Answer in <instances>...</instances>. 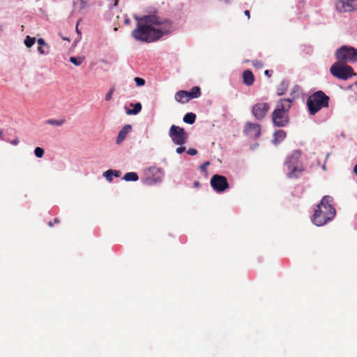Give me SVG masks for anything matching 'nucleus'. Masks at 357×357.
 <instances>
[{
  "label": "nucleus",
  "instance_id": "1",
  "mask_svg": "<svg viewBox=\"0 0 357 357\" xmlns=\"http://www.w3.org/2000/svg\"><path fill=\"white\" fill-rule=\"evenodd\" d=\"M137 27L132 30V36L137 41L151 43L167 34L172 29V23L156 15L135 17Z\"/></svg>",
  "mask_w": 357,
  "mask_h": 357
},
{
  "label": "nucleus",
  "instance_id": "2",
  "mask_svg": "<svg viewBox=\"0 0 357 357\" xmlns=\"http://www.w3.org/2000/svg\"><path fill=\"white\" fill-rule=\"evenodd\" d=\"M332 200V197L326 195L317 205L312 218V222L315 225L322 226L335 216V209L331 204Z\"/></svg>",
  "mask_w": 357,
  "mask_h": 357
},
{
  "label": "nucleus",
  "instance_id": "3",
  "mask_svg": "<svg viewBox=\"0 0 357 357\" xmlns=\"http://www.w3.org/2000/svg\"><path fill=\"white\" fill-rule=\"evenodd\" d=\"M290 98L281 99L277 102L276 108L272 114L273 124L278 127H284L289 122V111L291 107Z\"/></svg>",
  "mask_w": 357,
  "mask_h": 357
},
{
  "label": "nucleus",
  "instance_id": "4",
  "mask_svg": "<svg viewBox=\"0 0 357 357\" xmlns=\"http://www.w3.org/2000/svg\"><path fill=\"white\" fill-rule=\"evenodd\" d=\"M328 104L329 97L322 91L314 92L307 99V106L311 115H314L322 108L328 107Z\"/></svg>",
  "mask_w": 357,
  "mask_h": 357
},
{
  "label": "nucleus",
  "instance_id": "5",
  "mask_svg": "<svg viewBox=\"0 0 357 357\" xmlns=\"http://www.w3.org/2000/svg\"><path fill=\"white\" fill-rule=\"evenodd\" d=\"M300 157L301 152L295 151L287 158L284 165L287 168L289 178H297L304 171V168L299 161Z\"/></svg>",
  "mask_w": 357,
  "mask_h": 357
},
{
  "label": "nucleus",
  "instance_id": "6",
  "mask_svg": "<svg viewBox=\"0 0 357 357\" xmlns=\"http://www.w3.org/2000/svg\"><path fill=\"white\" fill-rule=\"evenodd\" d=\"M330 72L334 77L342 80H347L355 75L354 70L350 66L344 64L339 61L331 66Z\"/></svg>",
  "mask_w": 357,
  "mask_h": 357
},
{
  "label": "nucleus",
  "instance_id": "7",
  "mask_svg": "<svg viewBox=\"0 0 357 357\" xmlns=\"http://www.w3.org/2000/svg\"><path fill=\"white\" fill-rule=\"evenodd\" d=\"M335 57L341 62H357V49L347 45H343L335 52Z\"/></svg>",
  "mask_w": 357,
  "mask_h": 357
},
{
  "label": "nucleus",
  "instance_id": "8",
  "mask_svg": "<svg viewBox=\"0 0 357 357\" xmlns=\"http://www.w3.org/2000/svg\"><path fill=\"white\" fill-rule=\"evenodd\" d=\"M169 136L174 144L179 146L183 145L188 138V134L185 131V130L183 128L175 125H172L170 127Z\"/></svg>",
  "mask_w": 357,
  "mask_h": 357
},
{
  "label": "nucleus",
  "instance_id": "9",
  "mask_svg": "<svg viewBox=\"0 0 357 357\" xmlns=\"http://www.w3.org/2000/svg\"><path fill=\"white\" fill-rule=\"evenodd\" d=\"M210 183L213 189L217 192H222L229 187L227 178L219 174L213 175L211 178Z\"/></svg>",
  "mask_w": 357,
  "mask_h": 357
},
{
  "label": "nucleus",
  "instance_id": "10",
  "mask_svg": "<svg viewBox=\"0 0 357 357\" xmlns=\"http://www.w3.org/2000/svg\"><path fill=\"white\" fill-rule=\"evenodd\" d=\"M336 8L340 13L356 11L357 0H337Z\"/></svg>",
  "mask_w": 357,
  "mask_h": 357
},
{
  "label": "nucleus",
  "instance_id": "11",
  "mask_svg": "<svg viewBox=\"0 0 357 357\" xmlns=\"http://www.w3.org/2000/svg\"><path fill=\"white\" fill-rule=\"evenodd\" d=\"M270 109L266 102H258L252 107V113L258 120L263 119Z\"/></svg>",
  "mask_w": 357,
  "mask_h": 357
},
{
  "label": "nucleus",
  "instance_id": "12",
  "mask_svg": "<svg viewBox=\"0 0 357 357\" xmlns=\"http://www.w3.org/2000/svg\"><path fill=\"white\" fill-rule=\"evenodd\" d=\"M246 134L253 139L257 138L261 133V128L259 124L247 123L245 127Z\"/></svg>",
  "mask_w": 357,
  "mask_h": 357
},
{
  "label": "nucleus",
  "instance_id": "13",
  "mask_svg": "<svg viewBox=\"0 0 357 357\" xmlns=\"http://www.w3.org/2000/svg\"><path fill=\"white\" fill-rule=\"evenodd\" d=\"M148 173L151 174L153 175H155L156 176L154 178H151L149 175L146 178L144 183L149 185H151L161 180V172L159 169L156 167H151L148 170Z\"/></svg>",
  "mask_w": 357,
  "mask_h": 357
},
{
  "label": "nucleus",
  "instance_id": "14",
  "mask_svg": "<svg viewBox=\"0 0 357 357\" xmlns=\"http://www.w3.org/2000/svg\"><path fill=\"white\" fill-rule=\"evenodd\" d=\"M132 126L130 125H125L119 131L117 138L116 144H120L126 137L127 135L130 132Z\"/></svg>",
  "mask_w": 357,
  "mask_h": 357
},
{
  "label": "nucleus",
  "instance_id": "15",
  "mask_svg": "<svg viewBox=\"0 0 357 357\" xmlns=\"http://www.w3.org/2000/svg\"><path fill=\"white\" fill-rule=\"evenodd\" d=\"M243 83L247 86H251L255 81L253 73L250 70H245L243 73Z\"/></svg>",
  "mask_w": 357,
  "mask_h": 357
},
{
  "label": "nucleus",
  "instance_id": "16",
  "mask_svg": "<svg viewBox=\"0 0 357 357\" xmlns=\"http://www.w3.org/2000/svg\"><path fill=\"white\" fill-rule=\"evenodd\" d=\"M175 100L181 103H185L190 100L188 91L180 90L175 94Z\"/></svg>",
  "mask_w": 357,
  "mask_h": 357
},
{
  "label": "nucleus",
  "instance_id": "17",
  "mask_svg": "<svg viewBox=\"0 0 357 357\" xmlns=\"http://www.w3.org/2000/svg\"><path fill=\"white\" fill-rule=\"evenodd\" d=\"M131 106H133V109H127L126 114L128 115H136L142 109V105L140 102H137L135 104H131Z\"/></svg>",
  "mask_w": 357,
  "mask_h": 357
},
{
  "label": "nucleus",
  "instance_id": "18",
  "mask_svg": "<svg viewBox=\"0 0 357 357\" xmlns=\"http://www.w3.org/2000/svg\"><path fill=\"white\" fill-rule=\"evenodd\" d=\"M121 172L117 170L109 169L103 173V176L106 178V179L109 181H112V176H114L116 177L120 176Z\"/></svg>",
  "mask_w": 357,
  "mask_h": 357
},
{
  "label": "nucleus",
  "instance_id": "19",
  "mask_svg": "<svg viewBox=\"0 0 357 357\" xmlns=\"http://www.w3.org/2000/svg\"><path fill=\"white\" fill-rule=\"evenodd\" d=\"M286 132L282 130H279L274 133V142L280 143L286 137Z\"/></svg>",
  "mask_w": 357,
  "mask_h": 357
},
{
  "label": "nucleus",
  "instance_id": "20",
  "mask_svg": "<svg viewBox=\"0 0 357 357\" xmlns=\"http://www.w3.org/2000/svg\"><path fill=\"white\" fill-rule=\"evenodd\" d=\"M188 97L190 99L198 98L201 96V90L199 86H194L190 91H188Z\"/></svg>",
  "mask_w": 357,
  "mask_h": 357
},
{
  "label": "nucleus",
  "instance_id": "21",
  "mask_svg": "<svg viewBox=\"0 0 357 357\" xmlns=\"http://www.w3.org/2000/svg\"><path fill=\"white\" fill-rule=\"evenodd\" d=\"M123 179L126 181H136L139 179V176L135 172H128L124 174Z\"/></svg>",
  "mask_w": 357,
  "mask_h": 357
},
{
  "label": "nucleus",
  "instance_id": "22",
  "mask_svg": "<svg viewBox=\"0 0 357 357\" xmlns=\"http://www.w3.org/2000/svg\"><path fill=\"white\" fill-rule=\"evenodd\" d=\"M196 115L194 113H187L183 117V121L186 123L192 124L195 123Z\"/></svg>",
  "mask_w": 357,
  "mask_h": 357
},
{
  "label": "nucleus",
  "instance_id": "23",
  "mask_svg": "<svg viewBox=\"0 0 357 357\" xmlns=\"http://www.w3.org/2000/svg\"><path fill=\"white\" fill-rule=\"evenodd\" d=\"M66 120L64 119L56 120V119H47L45 121V123L54 126H60L65 123Z\"/></svg>",
  "mask_w": 357,
  "mask_h": 357
},
{
  "label": "nucleus",
  "instance_id": "24",
  "mask_svg": "<svg viewBox=\"0 0 357 357\" xmlns=\"http://www.w3.org/2000/svg\"><path fill=\"white\" fill-rule=\"evenodd\" d=\"M84 61V58L83 57H80V56H78V57H75V56H71L70 58V61L71 63H73L75 66H80L82 62Z\"/></svg>",
  "mask_w": 357,
  "mask_h": 357
},
{
  "label": "nucleus",
  "instance_id": "25",
  "mask_svg": "<svg viewBox=\"0 0 357 357\" xmlns=\"http://www.w3.org/2000/svg\"><path fill=\"white\" fill-rule=\"evenodd\" d=\"M35 42H36V38L34 37H31L29 36H27L24 40V45L27 47H31L33 45Z\"/></svg>",
  "mask_w": 357,
  "mask_h": 357
},
{
  "label": "nucleus",
  "instance_id": "26",
  "mask_svg": "<svg viewBox=\"0 0 357 357\" xmlns=\"http://www.w3.org/2000/svg\"><path fill=\"white\" fill-rule=\"evenodd\" d=\"M34 154L37 158H42L44 155V149L40 147H36L34 150Z\"/></svg>",
  "mask_w": 357,
  "mask_h": 357
},
{
  "label": "nucleus",
  "instance_id": "27",
  "mask_svg": "<svg viewBox=\"0 0 357 357\" xmlns=\"http://www.w3.org/2000/svg\"><path fill=\"white\" fill-rule=\"evenodd\" d=\"M252 66L258 69L262 68L264 66V64L261 61L258 60H254L252 61Z\"/></svg>",
  "mask_w": 357,
  "mask_h": 357
},
{
  "label": "nucleus",
  "instance_id": "28",
  "mask_svg": "<svg viewBox=\"0 0 357 357\" xmlns=\"http://www.w3.org/2000/svg\"><path fill=\"white\" fill-rule=\"evenodd\" d=\"M135 83L137 86H142L145 84V80L140 77H135Z\"/></svg>",
  "mask_w": 357,
  "mask_h": 357
},
{
  "label": "nucleus",
  "instance_id": "29",
  "mask_svg": "<svg viewBox=\"0 0 357 357\" xmlns=\"http://www.w3.org/2000/svg\"><path fill=\"white\" fill-rule=\"evenodd\" d=\"M114 88H112L107 92V93L105 96V100L106 101H109L112 99V94L114 93Z\"/></svg>",
  "mask_w": 357,
  "mask_h": 357
},
{
  "label": "nucleus",
  "instance_id": "30",
  "mask_svg": "<svg viewBox=\"0 0 357 357\" xmlns=\"http://www.w3.org/2000/svg\"><path fill=\"white\" fill-rule=\"evenodd\" d=\"M187 153L190 155H195L197 153V151L195 149H189L187 151Z\"/></svg>",
  "mask_w": 357,
  "mask_h": 357
},
{
  "label": "nucleus",
  "instance_id": "31",
  "mask_svg": "<svg viewBox=\"0 0 357 357\" xmlns=\"http://www.w3.org/2000/svg\"><path fill=\"white\" fill-rule=\"evenodd\" d=\"M37 43L38 44V46L47 47V45L45 43V40L43 38H38Z\"/></svg>",
  "mask_w": 357,
  "mask_h": 357
},
{
  "label": "nucleus",
  "instance_id": "32",
  "mask_svg": "<svg viewBox=\"0 0 357 357\" xmlns=\"http://www.w3.org/2000/svg\"><path fill=\"white\" fill-rule=\"evenodd\" d=\"M185 151V148L184 146H179L176 149V152L178 154H181Z\"/></svg>",
  "mask_w": 357,
  "mask_h": 357
},
{
  "label": "nucleus",
  "instance_id": "33",
  "mask_svg": "<svg viewBox=\"0 0 357 357\" xmlns=\"http://www.w3.org/2000/svg\"><path fill=\"white\" fill-rule=\"evenodd\" d=\"M44 47H45V46H38V52L40 54H45L46 53V52L45 51Z\"/></svg>",
  "mask_w": 357,
  "mask_h": 357
},
{
  "label": "nucleus",
  "instance_id": "34",
  "mask_svg": "<svg viewBox=\"0 0 357 357\" xmlns=\"http://www.w3.org/2000/svg\"><path fill=\"white\" fill-rule=\"evenodd\" d=\"M209 162H206L203 165L200 166V169L204 171L206 169V167L209 165Z\"/></svg>",
  "mask_w": 357,
  "mask_h": 357
},
{
  "label": "nucleus",
  "instance_id": "35",
  "mask_svg": "<svg viewBox=\"0 0 357 357\" xmlns=\"http://www.w3.org/2000/svg\"><path fill=\"white\" fill-rule=\"evenodd\" d=\"M18 143H19V140L17 138L14 139L12 141H10V144H12L13 145H17V144H18Z\"/></svg>",
  "mask_w": 357,
  "mask_h": 357
},
{
  "label": "nucleus",
  "instance_id": "36",
  "mask_svg": "<svg viewBox=\"0 0 357 357\" xmlns=\"http://www.w3.org/2000/svg\"><path fill=\"white\" fill-rule=\"evenodd\" d=\"M220 1L225 3H227V4L231 3L232 1V0H220Z\"/></svg>",
  "mask_w": 357,
  "mask_h": 357
},
{
  "label": "nucleus",
  "instance_id": "37",
  "mask_svg": "<svg viewBox=\"0 0 357 357\" xmlns=\"http://www.w3.org/2000/svg\"><path fill=\"white\" fill-rule=\"evenodd\" d=\"M124 22H125V24H126V25H129V24H130V19H129V18L126 17V18L125 19Z\"/></svg>",
  "mask_w": 357,
  "mask_h": 357
},
{
  "label": "nucleus",
  "instance_id": "38",
  "mask_svg": "<svg viewBox=\"0 0 357 357\" xmlns=\"http://www.w3.org/2000/svg\"><path fill=\"white\" fill-rule=\"evenodd\" d=\"M244 13L248 17V18L250 17V11L249 10H245Z\"/></svg>",
  "mask_w": 357,
  "mask_h": 357
},
{
  "label": "nucleus",
  "instance_id": "39",
  "mask_svg": "<svg viewBox=\"0 0 357 357\" xmlns=\"http://www.w3.org/2000/svg\"><path fill=\"white\" fill-rule=\"evenodd\" d=\"M264 74H265L266 76H268V77H271V73H270V71H269L268 70H266L264 71Z\"/></svg>",
  "mask_w": 357,
  "mask_h": 357
},
{
  "label": "nucleus",
  "instance_id": "40",
  "mask_svg": "<svg viewBox=\"0 0 357 357\" xmlns=\"http://www.w3.org/2000/svg\"><path fill=\"white\" fill-rule=\"evenodd\" d=\"M354 172L357 176V164L355 165V167L354 168Z\"/></svg>",
  "mask_w": 357,
  "mask_h": 357
},
{
  "label": "nucleus",
  "instance_id": "41",
  "mask_svg": "<svg viewBox=\"0 0 357 357\" xmlns=\"http://www.w3.org/2000/svg\"><path fill=\"white\" fill-rule=\"evenodd\" d=\"M194 185L196 187V188H198L199 186V181H195L194 183Z\"/></svg>",
  "mask_w": 357,
  "mask_h": 357
},
{
  "label": "nucleus",
  "instance_id": "42",
  "mask_svg": "<svg viewBox=\"0 0 357 357\" xmlns=\"http://www.w3.org/2000/svg\"><path fill=\"white\" fill-rule=\"evenodd\" d=\"M59 222V220L57 218L54 219V224H57Z\"/></svg>",
  "mask_w": 357,
  "mask_h": 357
},
{
  "label": "nucleus",
  "instance_id": "43",
  "mask_svg": "<svg viewBox=\"0 0 357 357\" xmlns=\"http://www.w3.org/2000/svg\"><path fill=\"white\" fill-rule=\"evenodd\" d=\"M48 225H49L50 227H52V226L54 225V222H51V221H50V222H49Z\"/></svg>",
  "mask_w": 357,
  "mask_h": 357
},
{
  "label": "nucleus",
  "instance_id": "44",
  "mask_svg": "<svg viewBox=\"0 0 357 357\" xmlns=\"http://www.w3.org/2000/svg\"><path fill=\"white\" fill-rule=\"evenodd\" d=\"M3 132H0V139H3Z\"/></svg>",
  "mask_w": 357,
  "mask_h": 357
}]
</instances>
